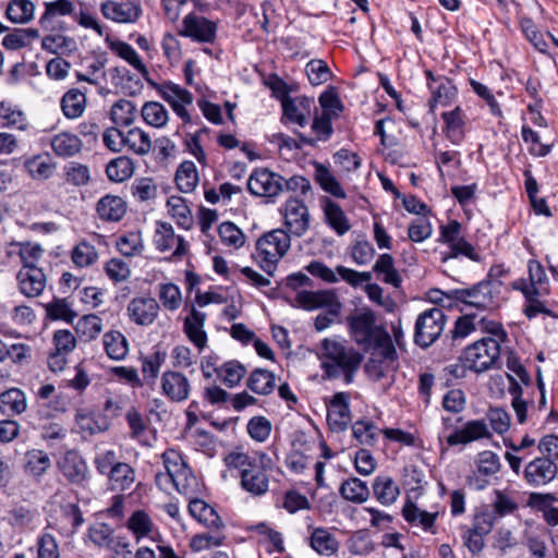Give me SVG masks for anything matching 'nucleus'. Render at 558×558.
<instances>
[{"instance_id": "obj_60", "label": "nucleus", "mask_w": 558, "mask_h": 558, "mask_svg": "<svg viewBox=\"0 0 558 558\" xmlns=\"http://www.w3.org/2000/svg\"><path fill=\"white\" fill-rule=\"evenodd\" d=\"M306 74L314 86L324 84L331 77L328 64L320 59L311 60L306 64Z\"/></svg>"}, {"instance_id": "obj_43", "label": "nucleus", "mask_w": 558, "mask_h": 558, "mask_svg": "<svg viewBox=\"0 0 558 558\" xmlns=\"http://www.w3.org/2000/svg\"><path fill=\"white\" fill-rule=\"evenodd\" d=\"M106 173L110 181L123 182L134 173V162L126 156H120L107 165Z\"/></svg>"}, {"instance_id": "obj_27", "label": "nucleus", "mask_w": 558, "mask_h": 558, "mask_svg": "<svg viewBox=\"0 0 558 558\" xmlns=\"http://www.w3.org/2000/svg\"><path fill=\"white\" fill-rule=\"evenodd\" d=\"M327 223L340 235L347 233L351 226L341 207L328 197L320 201Z\"/></svg>"}, {"instance_id": "obj_51", "label": "nucleus", "mask_w": 558, "mask_h": 558, "mask_svg": "<svg viewBox=\"0 0 558 558\" xmlns=\"http://www.w3.org/2000/svg\"><path fill=\"white\" fill-rule=\"evenodd\" d=\"M125 146L137 155H147L151 149L149 135L140 128H134L125 133Z\"/></svg>"}, {"instance_id": "obj_1", "label": "nucleus", "mask_w": 558, "mask_h": 558, "mask_svg": "<svg viewBox=\"0 0 558 558\" xmlns=\"http://www.w3.org/2000/svg\"><path fill=\"white\" fill-rule=\"evenodd\" d=\"M350 333L354 341L364 347L374 345L381 350L385 359L393 360L397 356L390 335L376 324V315L369 308H362L348 317Z\"/></svg>"}, {"instance_id": "obj_23", "label": "nucleus", "mask_w": 558, "mask_h": 558, "mask_svg": "<svg viewBox=\"0 0 558 558\" xmlns=\"http://www.w3.org/2000/svg\"><path fill=\"white\" fill-rule=\"evenodd\" d=\"M21 293L27 298L40 295L46 287V275L41 268H21L17 272Z\"/></svg>"}, {"instance_id": "obj_4", "label": "nucleus", "mask_w": 558, "mask_h": 558, "mask_svg": "<svg viewBox=\"0 0 558 558\" xmlns=\"http://www.w3.org/2000/svg\"><path fill=\"white\" fill-rule=\"evenodd\" d=\"M290 247V235L281 229L269 231L256 242V258L260 268L272 275L276 264L284 256Z\"/></svg>"}, {"instance_id": "obj_50", "label": "nucleus", "mask_w": 558, "mask_h": 558, "mask_svg": "<svg viewBox=\"0 0 558 558\" xmlns=\"http://www.w3.org/2000/svg\"><path fill=\"white\" fill-rule=\"evenodd\" d=\"M128 529L134 534L137 541L149 536L154 524L150 517L143 510H136L126 522Z\"/></svg>"}, {"instance_id": "obj_37", "label": "nucleus", "mask_w": 558, "mask_h": 558, "mask_svg": "<svg viewBox=\"0 0 558 558\" xmlns=\"http://www.w3.org/2000/svg\"><path fill=\"white\" fill-rule=\"evenodd\" d=\"M315 180L320 187L337 198H345L347 194L338 180L331 173L328 167L323 163H315Z\"/></svg>"}, {"instance_id": "obj_22", "label": "nucleus", "mask_w": 558, "mask_h": 558, "mask_svg": "<svg viewBox=\"0 0 558 558\" xmlns=\"http://www.w3.org/2000/svg\"><path fill=\"white\" fill-rule=\"evenodd\" d=\"M101 12L106 19L117 23H134L142 14L140 4L131 1H106L101 4Z\"/></svg>"}, {"instance_id": "obj_44", "label": "nucleus", "mask_w": 558, "mask_h": 558, "mask_svg": "<svg viewBox=\"0 0 558 558\" xmlns=\"http://www.w3.org/2000/svg\"><path fill=\"white\" fill-rule=\"evenodd\" d=\"M35 7L29 0H11L7 7L5 15L16 24H25L33 20Z\"/></svg>"}, {"instance_id": "obj_9", "label": "nucleus", "mask_w": 558, "mask_h": 558, "mask_svg": "<svg viewBox=\"0 0 558 558\" xmlns=\"http://www.w3.org/2000/svg\"><path fill=\"white\" fill-rule=\"evenodd\" d=\"M179 35L197 43L213 44L217 35V24L203 15L189 13L182 20Z\"/></svg>"}, {"instance_id": "obj_18", "label": "nucleus", "mask_w": 558, "mask_h": 558, "mask_svg": "<svg viewBox=\"0 0 558 558\" xmlns=\"http://www.w3.org/2000/svg\"><path fill=\"white\" fill-rule=\"evenodd\" d=\"M160 386L162 393L173 402H182L190 396V380L180 372H165L161 376Z\"/></svg>"}, {"instance_id": "obj_13", "label": "nucleus", "mask_w": 558, "mask_h": 558, "mask_svg": "<svg viewBox=\"0 0 558 558\" xmlns=\"http://www.w3.org/2000/svg\"><path fill=\"white\" fill-rule=\"evenodd\" d=\"M58 466L66 481L84 487L88 480L89 470L86 461L75 450H68L58 462Z\"/></svg>"}, {"instance_id": "obj_8", "label": "nucleus", "mask_w": 558, "mask_h": 558, "mask_svg": "<svg viewBox=\"0 0 558 558\" xmlns=\"http://www.w3.org/2000/svg\"><path fill=\"white\" fill-rule=\"evenodd\" d=\"M156 90L184 123L192 122V118L186 109L187 106L193 104L194 97L191 92L170 81L157 85Z\"/></svg>"}, {"instance_id": "obj_47", "label": "nucleus", "mask_w": 558, "mask_h": 558, "mask_svg": "<svg viewBox=\"0 0 558 558\" xmlns=\"http://www.w3.org/2000/svg\"><path fill=\"white\" fill-rule=\"evenodd\" d=\"M373 270L384 277L381 280L398 288L401 284V276L395 268L393 258L390 254H381L373 266Z\"/></svg>"}, {"instance_id": "obj_7", "label": "nucleus", "mask_w": 558, "mask_h": 558, "mask_svg": "<svg viewBox=\"0 0 558 558\" xmlns=\"http://www.w3.org/2000/svg\"><path fill=\"white\" fill-rule=\"evenodd\" d=\"M500 283L484 280L469 289L453 291L456 300L477 310H488L497 305Z\"/></svg>"}, {"instance_id": "obj_41", "label": "nucleus", "mask_w": 558, "mask_h": 558, "mask_svg": "<svg viewBox=\"0 0 558 558\" xmlns=\"http://www.w3.org/2000/svg\"><path fill=\"white\" fill-rule=\"evenodd\" d=\"M214 372L226 386L232 388L243 379L246 368L238 361H228L220 367H215Z\"/></svg>"}, {"instance_id": "obj_5", "label": "nucleus", "mask_w": 558, "mask_h": 558, "mask_svg": "<svg viewBox=\"0 0 558 558\" xmlns=\"http://www.w3.org/2000/svg\"><path fill=\"white\" fill-rule=\"evenodd\" d=\"M161 458L165 470L170 471L172 476V486L180 494L192 497L196 493L197 480L181 454L173 449H169L162 453Z\"/></svg>"}, {"instance_id": "obj_30", "label": "nucleus", "mask_w": 558, "mask_h": 558, "mask_svg": "<svg viewBox=\"0 0 558 558\" xmlns=\"http://www.w3.org/2000/svg\"><path fill=\"white\" fill-rule=\"evenodd\" d=\"M75 422L80 432L85 436L104 433L110 427V423L106 416L95 415L84 411H78L76 413Z\"/></svg>"}, {"instance_id": "obj_29", "label": "nucleus", "mask_w": 558, "mask_h": 558, "mask_svg": "<svg viewBox=\"0 0 558 558\" xmlns=\"http://www.w3.org/2000/svg\"><path fill=\"white\" fill-rule=\"evenodd\" d=\"M50 145L57 156L68 158L78 154L83 143L77 135L61 132L51 138Z\"/></svg>"}, {"instance_id": "obj_17", "label": "nucleus", "mask_w": 558, "mask_h": 558, "mask_svg": "<svg viewBox=\"0 0 558 558\" xmlns=\"http://www.w3.org/2000/svg\"><path fill=\"white\" fill-rule=\"evenodd\" d=\"M156 248L162 253L173 250L175 257L183 256L187 251L184 239L174 233L173 227L168 222H159L154 235Z\"/></svg>"}, {"instance_id": "obj_38", "label": "nucleus", "mask_w": 558, "mask_h": 558, "mask_svg": "<svg viewBox=\"0 0 558 558\" xmlns=\"http://www.w3.org/2000/svg\"><path fill=\"white\" fill-rule=\"evenodd\" d=\"M373 492L376 499L385 506L393 504L399 494V487L391 477L379 476L373 484Z\"/></svg>"}, {"instance_id": "obj_25", "label": "nucleus", "mask_w": 558, "mask_h": 558, "mask_svg": "<svg viewBox=\"0 0 558 558\" xmlns=\"http://www.w3.org/2000/svg\"><path fill=\"white\" fill-rule=\"evenodd\" d=\"M190 513L206 527L219 531L223 527V522L216 510L201 499H191L189 504Z\"/></svg>"}, {"instance_id": "obj_33", "label": "nucleus", "mask_w": 558, "mask_h": 558, "mask_svg": "<svg viewBox=\"0 0 558 558\" xmlns=\"http://www.w3.org/2000/svg\"><path fill=\"white\" fill-rule=\"evenodd\" d=\"M436 85L429 84L432 92L430 107L434 105L447 106L457 97V88L453 83L444 76L435 80Z\"/></svg>"}, {"instance_id": "obj_49", "label": "nucleus", "mask_w": 558, "mask_h": 558, "mask_svg": "<svg viewBox=\"0 0 558 558\" xmlns=\"http://www.w3.org/2000/svg\"><path fill=\"white\" fill-rule=\"evenodd\" d=\"M110 48L113 52H116L120 58L125 60L128 63H130L135 70H137L143 76H146L148 74V70L142 59L140 58L138 53L135 51V49L124 43V41H113L110 45Z\"/></svg>"}, {"instance_id": "obj_34", "label": "nucleus", "mask_w": 558, "mask_h": 558, "mask_svg": "<svg viewBox=\"0 0 558 558\" xmlns=\"http://www.w3.org/2000/svg\"><path fill=\"white\" fill-rule=\"evenodd\" d=\"M311 547L319 555L331 556L339 549V542L326 529L317 527L311 536Z\"/></svg>"}, {"instance_id": "obj_54", "label": "nucleus", "mask_w": 558, "mask_h": 558, "mask_svg": "<svg viewBox=\"0 0 558 558\" xmlns=\"http://www.w3.org/2000/svg\"><path fill=\"white\" fill-rule=\"evenodd\" d=\"M44 252V248L38 243H19V255L23 265L22 268H39L37 263L43 258Z\"/></svg>"}, {"instance_id": "obj_61", "label": "nucleus", "mask_w": 558, "mask_h": 558, "mask_svg": "<svg viewBox=\"0 0 558 558\" xmlns=\"http://www.w3.org/2000/svg\"><path fill=\"white\" fill-rule=\"evenodd\" d=\"M218 233L223 244L235 248L241 247L245 242V236L241 229L229 221L222 222L219 226Z\"/></svg>"}, {"instance_id": "obj_31", "label": "nucleus", "mask_w": 558, "mask_h": 558, "mask_svg": "<svg viewBox=\"0 0 558 558\" xmlns=\"http://www.w3.org/2000/svg\"><path fill=\"white\" fill-rule=\"evenodd\" d=\"M24 168L34 180L41 181L52 175L56 165L49 155H35L24 161Z\"/></svg>"}, {"instance_id": "obj_19", "label": "nucleus", "mask_w": 558, "mask_h": 558, "mask_svg": "<svg viewBox=\"0 0 558 558\" xmlns=\"http://www.w3.org/2000/svg\"><path fill=\"white\" fill-rule=\"evenodd\" d=\"M286 226L291 233L301 236L308 229V209L303 202L290 198L284 207Z\"/></svg>"}, {"instance_id": "obj_40", "label": "nucleus", "mask_w": 558, "mask_h": 558, "mask_svg": "<svg viewBox=\"0 0 558 558\" xmlns=\"http://www.w3.org/2000/svg\"><path fill=\"white\" fill-rule=\"evenodd\" d=\"M86 98L78 89H70L61 99V108L64 116L69 119L81 117L85 110Z\"/></svg>"}, {"instance_id": "obj_15", "label": "nucleus", "mask_w": 558, "mask_h": 558, "mask_svg": "<svg viewBox=\"0 0 558 558\" xmlns=\"http://www.w3.org/2000/svg\"><path fill=\"white\" fill-rule=\"evenodd\" d=\"M350 396L345 392H337L328 404L327 421L332 432H343L351 422Z\"/></svg>"}, {"instance_id": "obj_53", "label": "nucleus", "mask_w": 558, "mask_h": 558, "mask_svg": "<svg viewBox=\"0 0 558 558\" xmlns=\"http://www.w3.org/2000/svg\"><path fill=\"white\" fill-rule=\"evenodd\" d=\"M110 118L117 125H130L135 118V106L130 100L120 99L111 107Z\"/></svg>"}, {"instance_id": "obj_14", "label": "nucleus", "mask_w": 558, "mask_h": 558, "mask_svg": "<svg viewBox=\"0 0 558 558\" xmlns=\"http://www.w3.org/2000/svg\"><path fill=\"white\" fill-rule=\"evenodd\" d=\"M265 460L270 461L266 453H260L257 462L241 472L242 487L255 496L264 495L268 490V476L265 473Z\"/></svg>"}, {"instance_id": "obj_55", "label": "nucleus", "mask_w": 558, "mask_h": 558, "mask_svg": "<svg viewBox=\"0 0 558 558\" xmlns=\"http://www.w3.org/2000/svg\"><path fill=\"white\" fill-rule=\"evenodd\" d=\"M50 468L48 454L41 450H32L25 454V469L34 476H41Z\"/></svg>"}, {"instance_id": "obj_6", "label": "nucleus", "mask_w": 558, "mask_h": 558, "mask_svg": "<svg viewBox=\"0 0 558 558\" xmlns=\"http://www.w3.org/2000/svg\"><path fill=\"white\" fill-rule=\"evenodd\" d=\"M446 325V314L439 307H433L421 313L415 323L414 342L421 348H428L442 333Z\"/></svg>"}, {"instance_id": "obj_48", "label": "nucleus", "mask_w": 558, "mask_h": 558, "mask_svg": "<svg viewBox=\"0 0 558 558\" xmlns=\"http://www.w3.org/2000/svg\"><path fill=\"white\" fill-rule=\"evenodd\" d=\"M527 268L531 286H527L524 281H520L514 284V288L521 289L525 296L531 300L532 295L537 294L535 286L544 283L547 277L543 266L537 260H530Z\"/></svg>"}, {"instance_id": "obj_36", "label": "nucleus", "mask_w": 558, "mask_h": 558, "mask_svg": "<svg viewBox=\"0 0 558 558\" xmlns=\"http://www.w3.org/2000/svg\"><path fill=\"white\" fill-rule=\"evenodd\" d=\"M446 123V136L453 143L459 144L464 137V116L460 107L441 114Z\"/></svg>"}, {"instance_id": "obj_28", "label": "nucleus", "mask_w": 558, "mask_h": 558, "mask_svg": "<svg viewBox=\"0 0 558 558\" xmlns=\"http://www.w3.org/2000/svg\"><path fill=\"white\" fill-rule=\"evenodd\" d=\"M25 393L19 388H11L0 393V412L5 416H14L26 410Z\"/></svg>"}, {"instance_id": "obj_20", "label": "nucleus", "mask_w": 558, "mask_h": 558, "mask_svg": "<svg viewBox=\"0 0 558 558\" xmlns=\"http://www.w3.org/2000/svg\"><path fill=\"white\" fill-rule=\"evenodd\" d=\"M488 425L484 420L469 421L461 429L447 436L449 446L465 445L483 438H490Z\"/></svg>"}, {"instance_id": "obj_45", "label": "nucleus", "mask_w": 558, "mask_h": 558, "mask_svg": "<svg viewBox=\"0 0 558 558\" xmlns=\"http://www.w3.org/2000/svg\"><path fill=\"white\" fill-rule=\"evenodd\" d=\"M340 494L349 501L362 504L368 499L369 489L365 482L352 477L341 484Z\"/></svg>"}, {"instance_id": "obj_16", "label": "nucleus", "mask_w": 558, "mask_h": 558, "mask_svg": "<svg viewBox=\"0 0 558 558\" xmlns=\"http://www.w3.org/2000/svg\"><path fill=\"white\" fill-rule=\"evenodd\" d=\"M558 472L556 462L550 458L536 457L524 469V478L529 485L538 487L551 482Z\"/></svg>"}, {"instance_id": "obj_32", "label": "nucleus", "mask_w": 558, "mask_h": 558, "mask_svg": "<svg viewBox=\"0 0 558 558\" xmlns=\"http://www.w3.org/2000/svg\"><path fill=\"white\" fill-rule=\"evenodd\" d=\"M109 487L112 490L124 492L132 487L135 482L134 469L124 462H121L109 472Z\"/></svg>"}, {"instance_id": "obj_26", "label": "nucleus", "mask_w": 558, "mask_h": 558, "mask_svg": "<svg viewBox=\"0 0 558 558\" xmlns=\"http://www.w3.org/2000/svg\"><path fill=\"white\" fill-rule=\"evenodd\" d=\"M97 214L105 221H120L126 213V203L122 197L106 195L97 203Z\"/></svg>"}, {"instance_id": "obj_24", "label": "nucleus", "mask_w": 558, "mask_h": 558, "mask_svg": "<svg viewBox=\"0 0 558 558\" xmlns=\"http://www.w3.org/2000/svg\"><path fill=\"white\" fill-rule=\"evenodd\" d=\"M206 314L192 306L184 318L183 329L191 342L202 351L207 344V335L204 330Z\"/></svg>"}, {"instance_id": "obj_52", "label": "nucleus", "mask_w": 558, "mask_h": 558, "mask_svg": "<svg viewBox=\"0 0 558 558\" xmlns=\"http://www.w3.org/2000/svg\"><path fill=\"white\" fill-rule=\"evenodd\" d=\"M167 205L170 215L177 220L178 225L184 229H190L192 226V215L185 199L173 195L169 197Z\"/></svg>"}, {"instance_id": "obj_62", "label": "nucleus", "mask_w": 558, "mask_h": 558, "mask_svg": "<svg viewBox=\"0 0 558 558\" xmlns=\"http://www.w3.org/2000/svg\"><path fill=\"white\" fill-rule=\"evenodd\" d=\"M117 247L124 256H135L143 251L142 236L136 232H130L125 235H122L117 241Z\"/></svg>"}, {"instance_id": "obj_11", "label": "nucleus", "mask_w": 558, "mask_h": 558, "mask_svg": "<svg viewBox=\"0 0 558 558\" xmlns=\"http://www.w3.org/2000/svg\"><path fill=\"white\" fill-rule=\"evenodd\" d=\"M247 189L254 195L274 197L283 191V178L268 169L255 170L248 178Z\"/></svg>"}, {"instance_id": "obj_10", "label": "nucleus", "mask_w": 558, "mask_h": 558, "mask_svg": "<svg viewBox=\"0 0 558 558\" xmlns=\"http://www.w3.org/2000/svg\"><path fill=\"white\" fill-rule=\"evenodd\" d=\"M159 303L151 296L133 298L126 306V315L130 320L140 327L154 324L159 314Z\"/></svg>"}, {"instance_id": "obj_57", "label": "nucleus", "mask_w": 558, "mask_h": 558, "mask_svg": "<svg viewBox=\"0 0 558 558\" xmlns=\"http://www.w3.org/2000/svg\"><path fill=\"white\" fill-rule=\"evenodd\" d=\"M47 315L52 319H63L72 323L76 317V313L72 308V304L66 299H53L46 305Z\"/></svg>"}, {"instance_id": "obj_46", "label": "nucleus", "mask_w": 558, "mask_h": 558, "mask_svg": "<svg viewBox=\"0 0 558 558\" xmlns=\"http://www.w3.org/2000/svg\"><path fill=\"white\" fill-rule=\"evenodd\" d=\"M247 387L255 393L268 395L275 388V375L267 369L256 368L248 377Z\"/></svg>"}, {"instance_id": "obj_59", "label": "nucleus", "mask_w": 558, "mask_h": 558, "mask_svg": "<svg viewBox=\"0 0 558 558\" xmlns=\"http://www.w3.org/2000/svg\"><path fill=\"white\" fill-rule=\"evenodd\" d=\"M98 259V253L88 242L78 243L72 251V260L78 267H88Z\"/></svg>"}, {"instance_id": "obj_21", "label": "nucleus", "mask_w": 558, "mask_h": 558, "mask_svg": "<svg viewBox=\"0 0 558 558\" xmlns=\"http://www.w3.org/2000/svg\"><path fill=\"white\" fill-rule=\"evenodd\" d=\"M404 520L413 527H421L422 531L432 535L437 534L436 520L438 512H428L418 508L413 501L408 500L402 509Z\"/></svg>"}, {"instance_id": "obj_42", "label": "nucleus", "mask_w": 558, "mask_h": 558, "mask_svg": "<svg viewBox=\"0 0 558 558\" xmlns=\"http://www.w3.org/2000/svg\"><path fill=\"white\" fill-rule=\"evenodd\" d=\"M178 189L183 193H191L198 183V173L193 161H183L175 173Z\"/></svg>"}, {"instance_id": "obj_56", "label": "nucleus", "mask_w": 558, "mask_h": 558, "mask_svg": "<svg viewBox=\"0 0 558 558\" xmlns=\"http://www.w3.org/2000/svg\"><path fill=\"white\" fill-rule=\"evenodd\" d=\"M355 439L366 446H374L380 432L371 421H356L352 426Z\"/></svg>"}, {"instance_id": "obj_3", "label": "nucleus", "mask_w": 558, "mask_h": 558, "mask_svg": "<svg viewBox=\"0 0 558 558\" xmlns=\"http://www.w3.org/2000/svg\"><path fill=\"white\" fill-rule=\"evenodd\" d=\"M459 361L477 374L499 367V340L493 337H484L473 342L464 349Z\"/></svg>"}, {"instance_id": "obj_39", "label": "nucleus", "mask_w": 558, "mask_h": 558, "mask_svg": "<svg viewBox=\"0 0 558 558\" xmlns=\"http://www.w3.org/2000/svg\"><path fill=\"white\" fill-rule=\"evenodd\" d=\"M144 121L156 129H161L169 121V112L167 108L158 101H147L141 110Z\"/></svg>"}, {"instance_id": "obj_35", "label": "nucleus", "mask_w": 558, "mask_h": 558, "mask_svg": "<svg viewBox=\"0 0 558 558\" xmlns=\"http://www.w3.org/2000/svg\"><path fill=\"white\" fill-rule=\"evenodd\" d=\"M102 342L108 356L112 360H123L129 352V342L120 331L106 332Z\"/></svg>"}, {"instance_id": "obj_64", "label": "nucleus", "mask_w": 558, "mask_h": 558, "mask_svg": "<svg viewBox=\"0 0 558 558\" xmlns=\"http://www.w3.org/2000/svg\"><path fill=\"white\" fill-rule=\"evenodd\" d=\"M477 472L485 476L496 474L500 469L498 456L489 450L482 451L476 458Z\"/></svg>"}, {"instance_id": "obj_2", "label": "nucleus", "mask_w": 558, "mask_h": 558, "mask_svg": "<svg viewBox=\"0 0 558 558\" xmlns=\"http://www.w3.org/2000/svg\"><path fill=\"white\" fill-rule=\"evenodd\" d=\"M320 349L324 357L322 367L325 377L331 379L343 375L345 384H351L362 363V354L354 348L328 338L322 341Z\"/></svg>"}, {"instance_id": "obj_58", "label": "nucleus", "mask_w": 558, "mask_h": 558, "mask_svg": "<svg viewBox=\"0 0 558 558\" xmlns=\"http://www.w3.org/2000/svg\"><path fill=\"white\" fill-rule=\"evenodd\" d=\"M102 319L95 315L88 314L81 317L76 324V331L88 340H93L102 331Z\"/></svg>"}, {"instance_id": "obj_12", "label": "nucleus", "mask_w": 558, "mask_h": 558, "mask_svg": "<svg viewBox=\"0 0 558 558\" xmlns=\"http://www.w3.org/2000/svg\"><path fill=\"white\" fill-rule=\"evenodd\" d=\"M298 303L307 311L327 308L330 316H338L341 311V303L333 291H301L296 295Z\"/></svg>"}, {"instance_id": "obj_63", "label": "nucleus", "mask_w": 558, "mask_h": 558, "mask_svg": "<svg viewBox=\"0 0 558 558\" xmlns=\"http://www.w3.org/2000/svg\"><path fill=\"white\" fill-rule=\"evenodd\" d=\"M0 119L4 121L7 126L24 131L27 129V119L25 114L15 108L0 104Z\"/></svg>"}]
</instances>
